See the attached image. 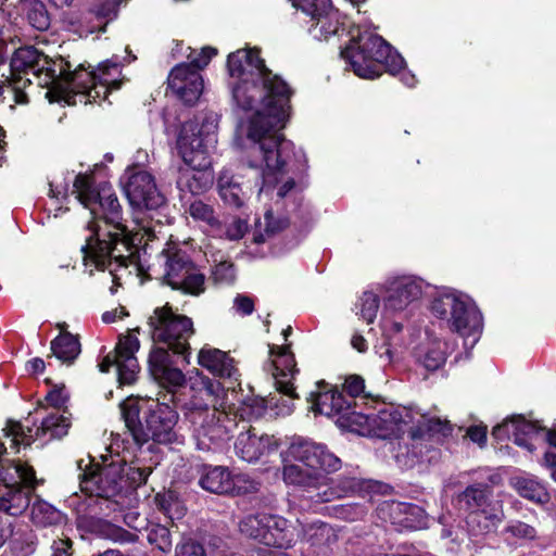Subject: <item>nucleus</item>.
I'll use <instances>...</instances> for the list:
<instances>
[{
  "label": "nucleus",
  "instance_id": "864d4df0",
  "mask_svg": "<svg viewBox=\"0 0 556 556\" xmlns=\"http://www.w3.org/2000/svg\"><path fill=\"white\" fill-rule=\"evenodd\" d=\"M212 278L215 283L230 285L236 279V270L232 263L223 261L216 264L212 270Z\"/></svg>",
  "mask_w": 556,
  "mask_h": 556
},
{
  "label": "nucleus",
  "instance_id": "6e6d98bb",
  "mask_svg": "<svg viewBox=\"0 0 556 556\" xmlns=\"http://www.w3.org/2000/svg\"><path fill=\"white\" fill-rule=\"evenodd\" d=\"M175 556H206L204 546L192 539H184L177 544Z\"/></svg>",
  "mask_w": 556,
  "mask_h": 556
},
{
  "label": "nucleus",
  "instance_id": "412c9836",
  "mask_svg": "<svg viewBox=\"0 0 556 556\" xmlns=\"http://www.w3.org/2000/svg\"><path fill=\"white\" fill-rule=\"evenodd\" d=\"M317 387L318 391L311 394L312 409L327 417L337 418L336 424L348 430V426L341 421L357 415L359 403L354 401V407H352V401L337 388L327 389L324 383H318Z\"/></svg>",
  "mask_w": 556,
  "mask_h": 556
},
{
  "label": "nucleus",
  "instance_id": "37998d69",
  "mask_svg": "<svg viewBox=\"0 0 556 556\" xmlns=\"http://www.w3.org/2000/svg\"><path fill=\"white\" fill-rule=\"evenodd\" d=\"M156 506L172 520L184 517L186 508L173 491L159 493L155 496Z\"/></svg>",
  "mask_w": 556,
  "mask_h": 556
},
{
  "label": "nucleus",
  "instance_id": "9b49d317",
  "mask_svg": "<svg viewBox=\"0 0 556 556\" xmlns=\"http://www.w3.org/2000/svg\"><path fill=\"white\" fill-rule=\"evenodd\" d=\"M434 317L464 339L466 349H472L479 341L483 329V317L476 302L466 293L456 289L439 290L431 302Z\"/></svg>",
  "mask_w": 556,
  "mask_h": 556
},
{
  "label": "nucleus",
  "instance_id": "e433bc0d",
  "mask_svg": "<svg viewBox=\"0 0 556 556\" xmlns=\"http://www.w3.org/2000/svg\"><path fill=\"white\" fill-rule=\"evenodd\" d=\"M494 502L490 500L489 489L482 484L468 486L458 496L459 506L469 510V513L476 509H483L489 503Z\"/></svg>",
  "mask_w": 556,
  "mask_h": 556
},
{
  "label": "nucleus",
  "instance_id": "4c0bfd02",
  "mask_svg": "<svg viewBox=\"0 0 556 556\" xmlns=\"http://www.w3.org/2000/svg\"><path fill=\"white\" fill-rule=\"evenodd\" d=\"M22 10L28 23L37 30H46L50 26V17L46 5L40 0H23Z\"/></svg>",
  "mask_w": 556,
  "mask_h": 556
},
{
  "label": "nucleus",
  "instance_id": "a211bd4d",
  "mask_svg": "<svg viewBox=\"0 0 556 556\" xmlns=\"http://www.w3.org/2000/svg\"><path fill=\"white\" fill-rule=\"evenodd\" d=\"M186 137L180 141L179 154L185 166L179 169L177 187L181 193L192 195L204 193L213 184V173L210 170L211 161L202 150H192ZM200 147V143L197 146ZM199 149V148H197Z\"/></svg>",
  "mask_w": 556,
  "mask_h": 556
},
{
  "label": "nucleus",
  "instance_id": "5701e85b",
  "mask_svg": "<svg viewBox=\"0 0 556 556\" xmlns=\"http://www.w3.org/2000/svg\"><path fill=\"white\" fill-rule=\"evenodd\" d=\"M15 478H18L16 473L10 471L9 479L0 481V511L13 517L22 515L29 507L31 491L39 482L35 472L31 483H25L20 479L24 486L16 483Z\"/></svg>",
  "mask_w": 556,
  "mask_h": 556
},
{
  "label": "nucleus",
  "instance_id": "0e129e2a",
  "mask_svg": "<svg viewBox=\"0 0 556 556\" xmlns=\"http://www.w3.org/2000/svg\"><path fill=\"white\" fill-rule=\"evenodd\" d=\"M127 315V312L124 307H118L110 312H105L102 316V320L106 324L114 323L117 319H122Z\"/></svg>",
  "mask_w": 556,
  "mask_h": 556
},
{
  "label": "nucleus",
  "instance_id": "f257e3e1",
  "mask_svg": "<svg viewBox=\"0 0 556 556\" xmlns=\"http://www.w3.org/2000/svg\"><path fill=\"white\" fill-rule=\"evenodd\" d=\"M227 68L232 81V99L243 111H252L240 130L250 141L287 140L280 130L290 116L291 87L266 67L256 49H239L228 55Z\"/></svg>",
  "mask_w": 556,
  "mask_h": 556
},
{
  "label": "nucleus",
  "instance_id": "a18cd8bd",
  "mask_svg": "<svg viewBox=\"0 0 556 556\" xmlns=\"http://www.w3.org/2000/svg\"><path fill=\"white\" fill-rule=\"evenodd\" d=\"M122 466L123 490L125 488H136L140 484L146 483L148 477L151 473V468L149 467H136L127 465L123 462Z\"/></svg>",
  "mask_w": 556,
  "mask_h": 556
},
{
  "label": "nucleus",
  "instance_id": "4d7b16f0",
  "mask_svg": "<svg viewBox=\"0 0 556 556\" xmlns=\"http://www.w3.org/2000/svg\"><path fill=\"white\" fill-rule=\"evenodd\" d=\"M247 223L240 218L233 219L226 228V237L230 240H239L247 232Z\"/></svg>",
  "mask_w": 556,
  "mask_h": 556
},
{
  "label": "nucleus",
  "instance_id": "e2e57ef3",
  "mask_svg": "<svg viewBox=\"0 0 556 556\" xmlns=\"http://www.w3.org/2000/svg\"><path fill=\"white\" fill-rule=\"evenodd\" d=\"M68 193H70V185H68V182H65L63 186H60L55 181H51L50 182L49 194L52 198H56V199H59L60 197L67 198Z\"/></svg>",
  "mask_w": 556,
  "mask_h": 556
},
{
  "label": "nucleus",
  "instance_id": "c85d7f7f",
  "mask_svg": "<svg viewBox=\"0 0 556 556\" xmlns=\"http://www.w3.org/2000/svg\"><path fill=\"white\" fill-rule=\"evenodd\" d=\"M199 484L207 492L226 494L233 490L235 482L228 468L206 466L200 477Z\"/></svg>",
  "mask_w": 556,
  "mask_h": 556
},
{
  "label": "nucleus",
  "instance_id": "09e8293b",
  "mask_svg": "<svg viewBox=\"0 0 556 556\" xmlns=\"http://www.w3.org/2000/svg\"><path fill=\"white\" fill-rule=\"evenodd\" d=\"M309 540L312 544H327L330 545L337 541V534L333 528L327 523L319 522L311 527Z\"/></svg>",
  "mask_w": 556,
  "mask_h": 556
},
{
  "label": "nucleus",
  "instance_id": "72a5a7b5",
  "mask_svg": "<svg viewBox=\"0 0 556 556\" xmlns=\"http://www.w3.org/2000/svg\"><path fill=\"white\" fill-rule=\"evenodd\" d=\"M447 343L440 339H432L417 352L418 362L428 370H437L441 368L446 361Z\"/></svg>",
  "mask_w": 556,
  "mask_h": 556
},
{
  "label": "nucleus",
  "instance_id": "de8ad7c7",
  "mask_svg": "<svg viewBox=\"0 0 556 556\" xmlns=\"http://www.w3.org/2000/svg\"><path fill=\"white\" fill-rule=\"evenodd\" d=\"M147 539L152 545H155L162 552H168L172 548V538L169 530L162 525H150L147 528Z\"/></svg>",
  "mask_w": 556,
  "mask_h": 556
},
{
  "label": "nucleus",
  "instance_id": "7ed1b4c3",
  "mask_svg": "<svg viewBox=\"0 0 556 556\" xmlns=\"http://www.w3.org/2000/svg\"><path fill=\"white\" fill-rule=\"evenodd\" d=\"M12 71L31 74L47 86L50 102L64 101L68 105L105 100L111 90L121 87V64L117 58L102 62L97 71L79 64L73 70L63 58L50 59L34 47L18 49L11 61Z\"/></svg>",
  "mask_w": 556,
  "mask_h": 556
},
{
  "label": "nucleus",
  "instance_id": "2eb2a0df",
  "mask_svg": "<svg viewBox=\"0 0 556 556\" xmlns=\"http://www.w3.org/2000/svg\"><path fill=\"white\" fill-rule=\"evenodd\" d=\"M72 426V414L67 409L49 410L35 428L23 426L18 421H8L5 437L11 439V447L18 450L21 445H30L36 440L47 443L67 435Z\"/></svg>",
  "mask_w": 556,
  "mask_h": 556
},
{
  "label": "nucleus",
  "instance_id": "bb28decb",
  "mask_svg": "<svg viewBox=\"0 0 556 556\" xmlns=\"http://www.w3.org/2000/svg\"><path fill=\"white\" fill-rule=\"evenodd\" d=\"M504 520V510L500 502L489 503L483 509L468 514L466 523L468 532L473 536L494 532Z\"/></svg>",
  "mask_w": 556,
  "mask_h": 556
},
{
  "label": "nucleus",
  "instance_id": "ea45409f",
  "mask_svg": "<svg viewBox=\"0 0 556 556\" xmlns=\"http://www.w3.org/2000/svg\"><path fill=\"white\" fill-rule=\"evenodd\" d=\"M269 515L267 513H256L245 516L239 523L241 533L262 543Z\"/></svg>",
  "mask_w": 556,
  "mask_h": 556
},
{
  "label": "nucleus",
  "instance_id": "a878e982",
  "mask_svg": "<svg viewBox=\"0 0 556 556\" xmlns=\"http://www.w3.org/2000/svg\"><path fill=\"white\" fill-rule=\"evenodd\" d=\"M541 428L531 421L526 420L522 416H513L502 424L495 426L492 435L498 440H513L517 445L532 450L529 440L536 435Z\"/></svg>",
  "mask_w": 556,
  "mask_h": 556
},
{
  "label": "nucleus",
  "instance_id": "cd10ccee",
  "mask_svg": "<svg viewBox=\"0 0 556 556\" xmlns=\"http://www.w3.org/2000/svg\"><path fill=\"white\" fill-rule=\"evenodd\" d=\"M198 363L216 377L238 380L239 374L233 359L224 351L203 346L198 354Z\"/></svg>",
  "mask_w": 556,
  "mask_h": 556
},
{
  "label": "nucleus",
  "instance_id": "aec40b11",
  "mask_svg": "<svg viewBox=\"0 0 556 556\" xmlns=\"http://www.w3.org/2000/svg\"><path fill=\"white\" fill-rule=\"evenodd\" d=\"M139 345V340L134 333L121 337L114 352L108 354L99 364L100 371L108 372L112 366H115L121 384L134 383L139 372L138 361L135 356Z\"/></svg>",
  "mask_w": 556,
  "mask_h": 556
},
{
  "label": "nucleus",
  "instance_id": "13d9d810",
  "mask_svg": "<svg viewBox=\"0 0 556 556\" xmlns=\"http://www.w3.org/2000/svg\"><path fill=\"white\" fill-rule=\"evenodd\" d=\"M233 308L241 315H250L254 311V302L247 295L238 294L233 300Z\"/></svg>",
  "mask_w": 556,
  "mask_h": 556
},
{
  "label": "nucleus",
  "instance_id": "39448f33",
  "mask_svg": "<svg viewBox=\"0 0 556 556\" xmlns=\"http://www.w3.org/2000/svg\"><path fill=\"white\" fill-rule=\"evenodd\" d=\"M288 457L296 463L285 462L282 479L302 492L303 498L313 504L329 503L348 496L356 488L354 479L330 478L341 468V460L323 444L298 438L288 448Z\"/></svg>",
  "mask_w": 556,
  "mask_h": 556
},
{
  "label": "nucleus",
  "instance_id": "9d476101",
  "mask_svg": "<svg viewBox=\"0 0 556 556\" xmlns=\"http://www.w3.org/2000/svg\"><path fill=\"white\" fill-rule=\"evenodd\" d=\"M356 33L341 51V56L356 76L375 79L386 70L391 75L399 74L404 85L415 86V75L404 68V59L382 37L368 29L357 28Z\"/></svg>",
  "mask_w": 556,
  "mask_h": 556
},
{
  "label": "nucleus",
  "instance_id": "79ce46f5",
  "mask_svg": "<svg viewBox=\"0 0 556 556\" xmlns=\"http://www.w3.org/2000/svg\"><path fill=\"white\" fill-rule=\"evenodd\" d=\"M181 200L184 201L186 213L194 220L205 223L211 227L217 225V219L211 205L199 199L186 200V195H181Z\"/></svg>",
  "mask_w": 556,
  "mask_h": 556
},
{
  "label": "nucleus",
  "instance_id": "f8f14e48",
  "mask_svg": "<svg viewBox=\"0 0 556 556\" xmlns=\"http://www.w3.org/2000/svg\"><path fill=\"white\" fill-rule=\"evenodd\" d=\"M103 458V465H94L90 472H84L80 480V490L89 496H96L99 509L105 516L112 513L121 511L123 508V466L122 459L116 456L106 464Z\"/></svg>",
  "mask_w": 556,
  "mask_h": 556
},
{
  "label": "nucleus",
  "instance_id": "dca6fc26",
  "mask_svg": "<svg viewBox=\"0 0 556 556\" xmlns=\"http://www.w3.org/2000/svg\"><path fill=\"white\" fill-rule=\"evenodd\" d=\"M163 266V280L166 285L184 293L198 295L204 291L205 277L187 254L175 248L164 250L160 255Z\"/></svg>",
  "mask_w": 556,
  "mask_h": 556
},
{
  "label": "nucleus",
  "instance_id": "8fccbe9b",
  "mask_svg": "<svg viewBox=\"0 0 556 556\" xmlns=\"http://www.w3.org/2000/svg\"><path fill=\"white\" fill-rule=\"evenodd\" d=\"M292 5L300 9L307 16L314 17L319 13L325 12L332 5L331 0H290Z\"/></svg>",
  "mask_w": 556,
  "mask_h": 556
},
{
  "label": "nucleus",
  "instance_id": "4468645a",
  "mask_svg": "<svg viewBox=\"0 0 556 556\" xmlns=\"http://www.w3.org/2000/svg\"><path fill=\"white\" fill-rule=\"evenodd\" d=\"M125 194L134 210V222L138 230L150 233L146 211H153L164 204V197L159 192L154 178L146 170L131 168L123 177Z\"/></svg>",
  "mask_w": 556,
  "mask_h": 556
},
{
  "label": "nucleus",
  "instance_id": "a19ab883",
  "mask_svg": "<svg viewBox=\"0 0 556 556\" xmlns=\"http://www.w3.org/2000/svg\"><path fill=\"white\" fill-rule=\"evenodd\" d=\"M98 534L106 540H110L119 544L135 543L138 540V535L131 533L124 528L114 523L100 520L96 525Z\"/></svg>",
  "mask_w": 556,
  "mask_h": 556
},
{
  "label": "nucleus",
  "instance_id": "ddd939ff",
  "mask_svg": "<svg viewBox=\"0 0 556 556\" xmlns=\"http://www.w3.org/2000/svg\"><path fill=\"white\" fill-rule=\"evenodd\" d=\"M187 58L189 63L176 65L168 75V88L185 103L193 104L203 91V78L200 70L204 68L216 54V49L204 47L200 52L190 47Z\"/></svg>",
  "mask_w": 556,
  "mask_h": 556
},
{
  "label": "nucleus",
  "instance_id": "49530a36",
  "mask_svg": "<svg viewBox=\"0 0 556 556\" xmlns=\"http://www.w3.org/2000/svg\"><path fill=\"white\" fill-rule=\"evenodd\" d=\"M504 532L518 541H534L538 539V530L534 526L521 520H511L507 523Z\"/></svg>",
  "mask_w": 556,
  "mask_h": 556
},
{
  "label": "nucleus",
  "instance_id": "5fc2aeb1",
  "mask_svg": "<svg viewBox=\"0 0 556 556\" xmlns=\"http://www.w3.org/2000/svg\"><path fill=\"white\" fill-rule=\"evenodd\" d=\"M70 400V393L66 391L64 386L54 387L46 395V402L51 406V410H63L67 409L66 403Z\"/></svg>",
  "mask_w": 556,
  "mask_h": 556
},
{
  "label": "nucleus",
  "instance_id": "f704fd0d",
  "mask_svg": "<svg viewBox=\"0 0 556 556\" xmlns=\"http://www.w3.org/2000/svg\"><path fill=\"white\" fill-rule=\"evenodd\" d=\"M35 535L31 530L18 529L15 531V523L10 520L0 519V547L5 541L11 540L14 548L25 554L33 552Z\"/></svg>",
  "mask_w": 556,
  "mask_h": 556
},
{
  "label": "nucleus",
  "instance_id": "2f4dec72",
  "mask_svg": "<svg viewBox=\"0 0 556 556\" xmlns=\"http://www.w3.org/2000/svg\"><path fill=\"white\" fill-rule=\"evenodd\" d=\"M510 485L521 497L535 504L544 505L551 500L545 485L533 476L521 475L513 477Z\"/></svg>",
  "mask_w": 556,
  "mask_h": 556
},
{
  "label": "nucleus",
  "instance_id": "f03ea898",
  "mask_svg": "<svg viewBox=\"0 0 556 556\" xmlns=\"http://www.w3.org/2000/svg\"><path fill=\"white\" fill-rule=\"evenodd\" d=\"M71 193L94 219H100L87 226L89 235L80 249L85 269L89 275L94 269H108L115 283L114 271L117 267H127L134 249L127 227L122 223L118 199L111 185L94 186L92 174H77Z\"/></svg>",
  "mask_w": 556,
  "mask_h": 556
},
{
  "label": "nucleus",
  "instance_id": "c03bdc74",
  "mask_svg": "<svg viewBox=\"0 0 556 556\" xmlns=\"http://www.w3.org/2000/svg\"><path fill=\"white\" fill-rule=\"evenodd\" d=\"M356 314L367 324H371L378 313L379 296L371 291H365L355 304Z\"/></svg>",
  "mask_w": 556,
  "mask_h": 556
},
{
  "label": "nucleus",
  "instance_id": "4be33fe9",
  "mask_svg": "<svg viewBox=\"0 0 556 556\" xmlns=\"http://www.w3.org/2000/svg\"><path fill=\"white\" fill-rule=\"evenodd\" d=\"M219 116L215 112H207L200 118L186 122L180 130L177 148L180 150V141L186 137L187 141L191 144L192 150H198L197 146L200 143L199 150L208 154V150L214 148L217 142L216 131L218 128Z\"/></svg>",
  "mask_w": 556,
  "mask_h": 556
},
{
  "label": "nucleus",
  "instance_id": "b1692460",
  "mask_svg": "<svg viewBox=\"0 0 556 556\" xmlns=\"http://www.w3.org/2000/svg\"><path fill=\"white\" fill-rule=\"evenodd\" d=\"M378 514L384 521L404 529H418L426 525L424 510L409 503L383 502L378 507Z\"/></svg>",
  "mask_w": 556,
  "mask_h": 556
},
{
  "label": "nucleus",
  "instance_id": "680f3d73",
  "mask_svg": "<svg viewBox=\"0 0 556 556\" xmlns=\"http://www.w3.org/2000/svg\"><path fill=\"white\" fill-rule=\"evenodd\" d=\"M467 435L472 442L482 446L486 440V428L482 426H472L467 430Z\"/></svg>",
  "mask_w": 556,
  "mask_h": 556
},
{
  "label": "nucleus",
  "instance_id": "69168bd1",
  "mask_svg": "<svg viewBox=\"0 0 556 556\" xmlns=\"http://www.w3.org/2000/svg\"><path fill=\"white\" fill-rule=\"evenodd\" d=\"M45 367V361L39 357L33 358L26 364V369L30 374H40L43 371Z\"/></svg>",
  "mask_w": 556,
  "mask_h": 556
},
{
  "label": "nucleus",
  "instance_id": "0eeeda50",
  "mask_svg": "<svg viewBox=\"0 0 556 556\" xmlns=\"http://www.w3.org/2000/svg\"><path fill=\"white\" fill-rule=\"evenodd\" d=\"M151 336L155 343L166 348L155 346L149 356V367L153 378L164 388H180L186 383V377L180 366L189 364V338L193 333L192 320L182 315H176L168 306L154 309L149 318Z\"/></svg>",
  "mask_w": 556,
  "mask_h": 556
},
{
  "label": "nucleus",
  "instance_id": "338daca9",
  "mask_svg": "<svg viewBox=\"0 0 556 556\" xmlns=\"http://www.w3.org/2000/svg\"><path fill=\"white\" fill-rule=\"evenodd\" d=\"M544 465L548 468L552 479L556 481V454L545 453Z\"/></svg>",
  "mask_w": 556,
  "mask_h": 556
},
{
  "label": "nucleus",
  "instance_id": "bf43d9fd",
  "mask_svg": "<svg viewBox=\"0 0 556 556\" xmlns=\"http://www.w3.org/2000/svg\"><path fill=\"white\" fill-rule=\"evenodd\" d=\"M52 556H72V542L67 538L54 540L52 545Z\"/></svg>",
  "mask_w": 556,
  "mask_h": 556
},
{
  "label": "nucleus",
  "instance_id": "6e6552de",
  "mask_svg": "<svg viewBox=\"0 0 556 556\" xmlns=\"http://www.w3.org/2000/svg\"><path fill=\"white\" fill-rule=\"evenodd\" d=\"M341 422L348 431L364 437L391 439L408 431L415 444L435 437L451 434L452 426L445 419L429 417L408 407H384L377 413L358 410L357 415Z\"/></svg>",
  "mask_w": 556,
  "mask_h": 556
},
{
  "label": "nucleus",
  "instance_id": "603ef678",
  "mask_svg": "<svg viewBox=\"0 0 556 556\" xmlns=\"http://www.w3.org/2000/svg\"><path fill=\"white\" fill-rule=\"evenodd\" d=\"M343 393L344 395L352 401V407H354V401L357 402L356 399H359L362 402L365 400L364 389L365 382L364 379L359 376H350L345 379Z\"/></svg>",
  "mask_w": 556,
  "mask_h": 556
},
{
  "label": "nucleus",
  "instance_id": "c9c22d12",
  "mask_svg": "<svg viewBox=\"0 0 556 556\" xmlns=\"http://www.w3.org/2000/svg\"><path fill=\"white\" fill-rule=\"evenodd\" d=\"M52 354L63 363H73L80 353L78 338L70 332H63L51 342Z\"/></svg>",
  "mask_w": 556,
  "mask_h": 556
},
{
  "label": "nucleus",
  "instance_id": "393cba45",
  "mask_svg": "<svg viewBox=\"0 0 556 556\" xmlns=\"http://www.w3.org/2000/svg\"><path fill=\"white\" fill-rule=\"evenodd\" d=\"M278 441L274 435H258L254 429L241 432L235 442L236 454L248 463L256 462L262 456L275 451Z\"/></svg>",
  "mask_w": 556,
  "mask_h": 556
},
{
  "label": "nucleus",
  "instance_id": "20e7f679",
  "mask_svg": "<svg viewBox=\"0 0 556 556\" xmlns=\"http://www.w3.org/2000/svg\"><path fill=\"white\" fill-rule=\"evenodd\" d=\"M253 160L251 167L262 169V187L258 200L266 205L263 218L254 225L253 241L264 243L285 230L289 218L282 212V201L292 197L295 182L291 172V157L295 155L294 144L290 140H271L249 147Z\"/></svg>",
  "mask_w": 556,
  "mask_h": 556
},
{
  "label": "nucleus",
  "instance_id": "f3484780",
  "mask_svg": "<svg viewBox=\"0 0 556 556\" xmlns=\"http://www.w3.org/2000/svg\"><path fill=\"white\" fill-rule=\"evenodd\" d=\"M270 363L266 368L270 371L277 391L287 396L282 400L281 405L275 397L269 400L270 405H275L277 414L289 415L293 410V401L298 397L294 388L293 379L298 374L295 368V359L293 353L290 351L289 345L283 344L269 346Z\"/></svg>",
  "mask_w": 556,
  "mask_h": 556
},
{
  "label": "nucleus",
  "instance_id": "3c124183",
  "mask_svg": "<svg viewBox=\"0 0 556 556\" xmlns=\"http://www.w3.org/2000/svg\"><path fill=\"white\" fill-rule=\"evenodd\" d=\"M331 513L334 517L346 520V521H355L365 516L366 510L359 504H344L333 506L331 508Z\"/></svg>",
  "mask_w": 556,
  "mask_h": 556
},
{
  "label": "nucleus",
  "instance_id": "1a4fd4ad",
  "mask_svg": "<svg viewBox=\"0 0 556 556\" xmlns=\"http://www.w3.org/2000/svg\"><path fill=\"white\" fill-rule=\"evenodd\" d=\"M168 393L163 400L127 399L121 403V414L125 426L138 444L149 440L162 444H182L184 437L177 433L175 427L179 415L168 402L174 401L177 388H167Z\"/></svg>",
  "mask_w": 556,
  "mask_h": 556
},
{
  "label": "nucleus",
  "instance_id": "c756f323",
  "mask_svg": "<svg viewBox=\"0 0 556 556\" xmlns=\"http://www.w3.org/2000/svg\"><path fill=\"white\" fill-rule=\"evenodd\" d=\"M293 540V530L288 521L280 516L269 515L262 543L267 546L287 548L292 545Z\"/></svg>",
  "mask_w": 556,
  "mask_h": 556
},
{
  "label": "nucleus",
  "instance_id": "6ab92c4d",
  "mask_svg": "<svg viewBox=\"0 0 556 556\" xmlns=\"http://www.w3.org/2000/svg\"><path fill=\"white\" fill-rule=\"evenodd\" d=\"M425 282L415 276H397L386 280L383 290V315L403 312L422 296ZM383 330L388 331L389 321L383 316Z\"/></svg>",
  "mask_w": 556,
  "mask_h": 556
},
{
  "label": "nucleus",
  "instance_id": "473e14b6",
  "mask_svg": "<svg viewBox=\"0 0 556 556\" xmlns=\"http://www.w3.org/2000/svg\"><path fill=\"white\" fill-rule=\"evenodd\" d=\"M311 26L308 31L316 40H328L331 36L337 35L341 27V15L332 5L317 16L311 17Z\"/></svg>",
  "mask_w": 556,
  "mask_h": 556
},
{
  "label": "nucleus",
  "instance_id": "58836bf2",
  "mask_svg": "<svg viewBox=\"0 0 556 556\" xmlns=\"http://www.w3.org/2000/svg\"><path fill=\"white\" fill-rule=\"evenodd\" d=\"M30 517L34 523L42 527L60 523L63 515L49 503L37 498L30 507Z\"/></svg>",
  "mask_w": 556,
  "mask_h": 556
},
{
  "label": "nucleus",
  "instance_id": "7c9ffc66",
  "mask_svg": "<svg viewBox=\"0 0 556 556\" xmlns=\"http://www.w3.org/2000/svg\"><path fill=\"white\" fill-rule=\"evenodd\" d=\"M217 191L225 204L239 208L247 200V192L243 190L239 177L225 169L217 178Z\"/></svg>",
  "mask_w": 556,
  "mask_h": 556
},
{
  "label": "nucleus",
  "instance_id": "423d86ee",
  "mask_svg": "<svg viewBox=\"0 0 556 556\" xmlns=\"http://www.w3.org/2000/svg\"><path fill=\"white\" fill-rule=\"evenodd\" d=\"M189 378V399L181 405L195 446L208 452L220 447L230 438L235 420L226 412L227 390L224 386L195 369Z\"/></svg>",
  "mask_w": 556,
  "mask_h": 556
},
{
  "label": "nucleus",
  "instance_id": "774afa93",
  "mask_svg": "<svg viewBox=\"0 0 556 556\" xmlns=\"http://www.w3.org/2000/svg\"><path fill=\"white\" fill-rule=\"evenodd\" d=\"M351 343L352 346L358 352H364L367 349L366 340L359 334L353 336Z\"/></svg>",
  "mask_w": 556,
  "mask_h": 556
},
{
  "label": "nucleus",
  "instance_id": "052dcab7",
  "mask_svg": "<svg viewBox=\"0 0 556 556\" xmlns=\"http://www.w3.org/2000/svg\"><path fill=\"white\" fill-rule=\"evenodd\" d=\"M25 85V81L22 77H20L17 80H15L13 84L4 85V91L10 92L14 96V100L18 104H24L27 102V96L25 92H23L20 88L21 85Z\"/></svg>",
  "mask_w": 556,
  "mask_h": 556
}]
</instances>
